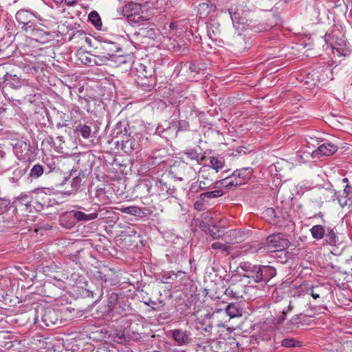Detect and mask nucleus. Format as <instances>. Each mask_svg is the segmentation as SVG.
Segmentation results:
<instances>
[{"instance_id":"27","label":"nucleus","mask_w":352,"mask_h":352,"mask_svg":"<svg viewBox=\"0 0 352 352\" xmlns=\"http://www.w3.org/2000/svg\"><path fill=\"white\" fill-rule=\"evenodd\" d=\"M70 213L72 214L73 217L78 221H88L91 220H94L98 217V213H91L87 214L82 211L74 210L71 211Z\"/></svg>"},{"instance_id":"30","label":"nucleus","mask_w":352,"mask_h":352,"mask_svg":"<svg viewBox=\"0 0 352 352\" xmlns=\"http://www.w3.org/2000/svg\"><path fill=\"white\" fill-rule=\"evenodd\" d=\"M209 162L210 164V167L212 169L215 170L216 173H217L220 169H221L225 164L223 157L219 156L209 157Z\"/></svg>"},{"instance_id":"40","label":"nucleus","mask_w":352,"mask_h":352,"mask_svg":"<svg viewBox=\"0 0 352 352\" xmlns=\"http://www.w3.org/2000/svg\"><path fill=\"white\" fill-rule=\"evenodd\" d=\"M74 38H79L82 41H85L88 44H91V38L87 37L86 36V34L84 31L82 30H78V31H76V32H74L72 35V36H71L69 38V41L72 40V39H74Z\"/></svg>"},{"instance_id":"39","label":"nucleus","mask_w":352,"mask_h":352,"mask_svg":"<svg viewBox=\"0 0 352 352\" xmlns=\"http://www.w3.org/2000/svg\"><path fill=\"white\" fill-rule=\"evenodd\" d=\"M44 173V168L43 166L37 164L33 166L30 170V177L32 178L37 179L41 177Z\"/></svg>"},{"instance_id":"52","label":"nucleus","mask_w":352,"mask_h":352,"mask_svg":"<svg viewBox=\"0 0 352 352\" xmlns=\"http://www.w3.org/2000/svg\"><path fill=\"white\" fill-rule=\"evenodd\" d=\"M126 233L127 236H133L137 234V232L133 229H129V230L126 231Z\"/></svg>"},{"instance_id":"56","label":"nucleus","mask_w":352,"mask_h":352,"mask_svg":"<svg viewBox=\"0 0 352 352\" xmlns=\"http://www.w3.org/2000/svg\"><path fill=\"white\" fill-rule=\"evenodd\" d=\"M189 69L192 72H197V67L195 64L192 63L189 65Z\"/></svg>"},{"instance_id":"9","label":"nucleus","mask_w":352,"mask_h":352,"mask_svg":"<svg viewBox=\"0 0 352 352\" xmlns=\"http://www.w3.org/2000/svg\"><path fill=\"white\" fill-rule=\"evenodd\" d=\"M325 41L326 43L329 42L332 47L336 50V51L340 54L345 55L346 52H348L347 43L344 38H338V36H336L334 34H326Z\"/></svg>"},{"instance_id":"35","label":"nucleus","mask_w":352,"mask_h":352,"mask_svg":"<svg viewBox=\"0 0 352 352\" xmlns=\"http://www.w3.org/2000/svg\"><path fill=\"white\" fill-rule=\"evenodd\" d=\"M233 45L239 51L246 48L245 37L241 34H237L233 37Z\"/></svg>"},{"instance_id":"25","label":"nucleus","mask_w":352,"mask_h":352,"mask_svg":"<svg viewBox=\"0 0 352 352\" xmlns=\"http://www.w3.org/2000/svg\"><path fill=\"white\" fill-rule=\"evenodd\" d=\"M239 186V184H238L236 177L234 176V171L231 175L216 182V187H224L228 188L232 186Z\"/></svg>"},{"instance_id":"16","label":"nucleus","mask_w":352,"mask_h":352,"mask_svg":"<svg viewBox=\"0 0 352 352\" xmlns=\"http://www.w3.org/2000/svg\"><path fill=\"white\" fill-rule=\"evenodd\" d=\"M170 335L178 345H186L190 341L189 333L180 329H173L170 331Z\"/></svg>"},{"instance_id":"13","label":"nucleus","mask_w":352,"mask_h":352,"mask_svg":"<svg viewBox=\"0 0 352 352\" xmlns=\"http://www.w3.org/2000/svg\"><path fill=\"white\" fill-rule=\"evenodd\" d=\"M60 313L54 309L47 308L44 311L41 320L46 327H51L60 323Z\"/></svg>"},{"instance_id":"61","label":"nucleus","mask_w":352,"mask_h":352,"mask_svg":"<svg viewBox=\"0 0 352 352\" xmlns=\"http://www.w3.org/2000/svg\"><path fill=\"white\" fill-rule=\"evenodd\" d=\"M175 23H171L170 24V28L171 29L175 28Z\"/></svg>"},{"instance_id":"43","label":"nucleus","mask_w":352,"mask_h":352,"mask_svg":"<svg viewBox=\"0 0 352 352\" xmlns=\"http://www.w3.org/2000/svg\"><path fill=\"white\" fill-rule=\"evenodd\" d=\"M184 155H186L188 159L199 162V153L195 149L186 150L184 152Z\"/></svg>"},{"instance_id":"1","label":"nucleus","mask_w":352,"mask_h":352,"mask_svg":"<svg viewBox=\"0 0 352 352\" xmlns=\"http://www.w3.org/2000/svg\"><path fill=\"white\" fill-rule=\"evenodd\" d=\"M243 271L247 272L245 276L252 278L256 283H266L276 275V270L269 265H255L248 262L241 264Z\"/></svg>"},{"instance_id":"63","label":"nucleus","mask_w":352,"mask_h":352,"mask_svg":"<svg viewBox=\"0 0 352 352\" xmlns=\"http://www.w3.org/2000/svg\"><path fill=\"white\" fill-rule=\"evenodd\" d=\"M50 170H48V173H50L54 168L52 166L49 167Z\"/></svg>"},{"instance_id":"47","label":"nucleus","mask_w":352,"mask_h":352,"mask_svg":"<svg viewBox=\"0 0 352 352\" xmlns=\"http://www.w3.org/2000/svg\"><path fill=\"white\" fill-rule=\"evenodd\" d=\"M144 185L146 187V191L149 195H157L156 189H155V188H153L151 182H145Z\"/></svg>"},{"instance_id":"53","label":"nucleus","mask_w":352,"mask_h":352,"mask_svg":"<svg viewBox=\"0 0 352 352\" xmlns=\"http://www.w3.org/2000/svg\"><path fill=\"white\" fill-rule=\"evenodd\" d=\"M314 316V313H313L312 314H308V315L304 314V316H302L303 325L305 324H307V320H306L307 317L311 318V317H313Z\"/></svg>"},{"instance_id":"49","label":"nucleus","mask_w":352,"mask_h":352,"mask_svg":"<svg viewBox=\"0 0 352 352\" xmlns=\"http://www.w3.org/2000/svg\"><path fill=\"white\" fill-rule=\"evenodd\" d=\"M101 274H102V268L98 269L94 272V278L96 280H98V282H100V284L102 283V280H103V275H102Z\"/></svg>"},{"instance_id":"20","label":"nucleus","mask_w":352,"mask_h":352,"mask_svg":"<svg viewBox=\"0 0 352 352\" xmlns=\"http://www.w3.org/2000/svg\"><path fill=\"white\" fill-rule=\"evenodd\" d=\"M102 275H103V280L101 285L109 286L113 285L116 283V273L111 269L107 267H102Z\"/></svg>"},{"instance_id":"57","label":"nucleus","mask_w":352,"mask_h":352,"mask_svg":"<svg viewBox=\"0 0 352 352\" xmlns=\"http://www.w3.org/2000/svg\"><path fill=\"white\" fill-rule=\"evenodd\" d=\"M293 309H294V306L292 305V302L290 301L289 304V305H288V307L287 308V310H285L286 314L288 313V312L292 311L293 310Z\"/></svg>"},{"instance_id":"6","label":"nucleus","mask_w":352,"mask_h":352,"mask_svg":"<svg viewBox=\"0 0 352 352\" xmlns=\"http://www.w3.org/2000/svg\"><path fill=\"white\" fill-rule=\"evenodd\" d=\"M142 141H144V138L140 133H135L133 136L124 133L122 139V149L125 153H131L140 148Z\"/></svg>"},{"instance_id":"12","label":"nucleus","mask_w":352,"mask_h":352,"mask_svg":"<svg viewBox=\"0 0 352 352\" xmlns=\"http://www.w3.org/2000/svg\"><path fill=\"white\" fill-rule=\"evenodd\" d=\"M69 180H70L72 190L66 192L65 194L70 195L74 192H76L80 187V182H82L80 173H78V170H72L68 176L64 177L60 185H65Z\"/></svg>"},{"instance_id":"55","label":"nucleus","mask_w":352,"mask_h":352,"mask_svg":"<svg viewBox=\"0 0 352 352\" xmlns=\"http://www.w3.org/2000/svg\"><path fill=\"white\" fill-rule=\"evenodd\" d=\"M65 3L69 6H73L76 3V2L74 0H65Z\"/></svg>"},{"instance_id":"26","label":"nucleus","mask_w":352,"mask_h":352,"mask_svg":"<svg viewBox=\"0 0 352 352\" xmlns=\"http://www.w3.org/2000/svg\"><path fill=\"white\" fill-rule=\"evenodd\" d=\"M120 300H119L118 296L116 293H111L108 296L107 307L109 310L115 311L118 314H121L119 311L120 309Z\"/></svg>"},{"instance_id":"29","label":"nucleus","mask_w":352,"mask_h":352,"mask_svg":"<svg viewBox=\"0 0 352 352\" xmlns=\"http://www.w3.org/2000/svg\"><path fill=\"white\" fill-rule=\"evenodd\" d=\"M225 311L230 318L241 316V311L239 309V305L236 303H229L227 305Z\"/></svg>"},{"instance_id":"2","label":"nucleus","mask_w":352,"mask_h":352,"mask_svg":"<svg viewBox=\"0 0 352 352\" xmlns=\"http://www.w3.org/2000/svg\"><path fill=\"white\" fill-rule=\"evenodd\" d=\"M16 20L21 29L32 36H38L42 34L40 23H35L36 17L30 12L25 10H19L16 14Z\"/></svg>"},{"instance_id":"10","label":"nucleus","mask_w":352,"mask_h":352,"mask_svg":"<svg viewBox=\"0 0 352 352\" xmlns=\"http://www.w3.org/2000/svg\"><path fill=\"white\" fill-rule=\"evenodd\" d=\"M209 169L204 168L200 171L199 177L197 180L199 183V189L200 190H206L208 189L219 188L216 187V182H213L212 179L210 178Z\"/></svg>"},{"instance_id":"15","label":"nucleus","mask_w":352,"mask_h":352,"mask_svg":"<svg viewBox=\"0 0 352 352\" xmlns=\"http://www.w3.org/2000/svg\"><path fill=\"white\" fill-rule=\"evenodd\" d=\"M215 11V5L209 0H204L198 6L197 14L201 19H206Z\"/></svg>"},{"instance_id":"60","label":"nucleus","mask_w":352,"mask_h":352,"mask_svg":"<svg viewBox=\"0 0 352 352\" xmlns=\"http://www.w3.org/2000/svg\"><path fill=\"white\" fill-rule=\"evenodd\" d=\"M274 212V210L273 208H268L267 213L273 214Z\"/></svg>"},{"instance_id":"58","label":"nucleus","mask_w":352,"mask_h":352,"mask_svg":"<svg viewBox=\"0 0 352 352\" xmlns=\"http://www.w3.org/2000/svg\"><path fill=\"white\" fill-rule=\"evenodd\" d=\"M342 182H343V183H345V184H349V179H348V178H346V177L343 178V179H342Z\"/></svg>"},{"instance_id":"4","label":"nucleus","mask_w":352,"mask_h":352,"mask_svg":"<svg viewBox=\"0 0 352 352\" xmlns=\"http://www.w3.org/2000/svg\"><path fill=\"white\" fill-rule=\"evenodd\" d=\"M128 20L133 25L140 26L142 22L147 21L148 19L143 16L142 6L139 3L131 2L125 6Z\"/></svg>"},{"instance_id":"62","label":"nucleus","mask_w":352,"mask_h":352,"mask_svg":"<svg viewBox=\"0 0 352 352\" xmlns=\"http://www.w3.org/2000/svg\"><path fill=\"white\" fill-rule=\"evenodd\" d=\"M56 3L63 2V0H54Z\"/></svg>"},{"instance_id":"8","label":"nucleus","mask_w":352,"mask_h":352,"mask_svg":"<svg viewBox=\"0 0 352 352\" xmlns=\"http://www.w3.org/2000/svg\"><path fill=\"white\" fill-rule=\"evenodd\" d=\"M154 26L153 24L147 21L142 22V24L138 26V30L134 32V36L155 40L157 36V33Z\"/></svg>"},{"instance_id":"37","label":"nucleus","mask_w":352,"mask_h":352,"mask_svg":"<svg viewBox=\"0 0 352 352\" xmlns=\"http://www.w3.org/2000/svg\"><path fill=\"white\" fill-rule=\"evenodd\" d=\"M109 61H111V59L100 50L99 54L94 56V63L97 65H107Z\"/></svg>"},{"instance_id":"48","label":"nucleus","mask_w":352,"mask_h":352,"mask_svg":"<svg viewBox=\"0 0 352 352\" xmlns=\"http://www.w3.org/2000/svg\"><path fill=\"white\" fill-rule=\"evenodd\" d=\"M286 311L285 310H283L281 313H280V315H279L276 318V323L277 324H282L283 323V322L286 319Z\"/></svg>"},{"instance_id":"54","label":"nucleus","mask_w":352,"mask_h":352,"mask_svg":"<svg viewBox=\"0 0 352 352\" xmlns=\"http://www.w3.org/2000/svg\"><path fill=\"white\" fill-rule=\"evenodd\" d=\"M351 186H349V184H346V186H345V188H344V192L346 194V195H349L350 192H351Z\"/></svg>"},{"instance_id":"17","label":"nucleus","mask_w":352,"mask_h":352,"mask_svg":"<svg viewBox=\"0 0 352 352\" xmlns=\"http://www.w3.org/2000/svg\"><path fill=\"white\" fill-rule=\"evenodd\" d=\"M223 241L226 244L239 243L243 241V232L239 230H230L223 233Z\"/></svg>"},{"instance_id":"34","label":"nucleus","mask_w":352,"mask_h":352,"mask_svg":"<svg viewBox=\"0 0 352 352\" xmlns=\"http://www.w3.org/2000/svg\"><path fill=\"white\" fill-rule=\"evenodd\" d=\"M310 232L312 237L316 240L322 239L325 234L324 228L321 225L314 226Z\"/></svg>"},{"instance_id":"36","label":"nucleus","mask_w":352,"mask_h":352,"mask_svg":"<svg viewBox=\"0 0 352 352\" xmlns=\"http://www.w3.org/2000/svg\"><path fill=\"white\" fill-rule=\"evenodd\" d=\"M281 345L286 348L300 347L302 346V342L293 338H287L281 341Z\"/></svg>"},{"instance_id":"5","label":"nucleus","mask_w":352,"mask_h":352,"mask_svg":"<svg viewBox=\"0 0 352 352\" xmlns=\"http://www.w3.org/2000/svg\"><path fill=\"white\" fill-rule=\"evenodd\" d=\"M193 172L194 170L191 166L184 162H181L170 167L169 174L175 179L184 181L189 179Z\"/></svg>"},{"instance_id":"38","label":"nucleus","mask_w":352,"mask_h":352,"mask_svg":"<svg viewBox=\"0 0 352 352\" xmlns=\"http://www.w3.org/2000/svg\"><path fill=\"white\" fill-rule=\"evenodd\" d=\"M211 248L212 250H219L222 253H226V255L230 254V248L228 245L221 242H214L212 243Z\"/></svg>"},{"instance_id":"32","label":"nucleus","mask_w":352,"mask_h":352,"mask_svg":"<svg viewBox=\"0 0 352 352\" xmlns=\"http://www.w3.org/2000/svg\"><path fill=\"white\" fill-rule=\"evenodd\" d=\"M89 21L98 30L102 26L101 18L96 11H91L88 16Z\"/></svg>"},{"instance_id":"41","label":"nucleus","mask_w":352,"mask_h":352,"mask_svg":"<svg viewBox=\"0 0 352 352\" xmlns=\"http://www.w3.org/2000/svg\"><path fill=\"white\" fill-rule=\"evenodd\" d=\"M223 232L221 229L218 228L217 226H213L212 228H210L208 230L209 235L213 239H218L221 238L223 239Z\"/></svg>"},{"instance_id":"45","label":"nucleus","mask_w":352,"mask_h":352,"mask_svg":"<svg viewBox=\"0 0 352 352\" xmlns=\"http://www.w3.org/2000/svg\"><path fill=\"white\" fill-rule=\"evenodd\" d=\"M321 287L319 286L311 287L310 288V294L314 299H317L320 297Z\"/></svg>"},{"instance_id":"24","label":"nucleus","mask_w":352,"mask_h":352,"mask_svg":"<svg viewBox=\"0 0 352 352\" xmlns=\"http://www.w3.org/2000/svg\"><path fill=\"white\" fill-rule=\"evenodd\" d=\"M338 151V146L332 143H324L321 144L315 153H319L324 156H330Z\"/></svg>"},{"instance_id":"18","label":"nucleus","mask_w":352,"mask_h":352,"mask_svg":"<svg viewBox=\"0 0 352 352\" xmlns=\"http://www.w3.org/2000/svg\"><path fill=\"white\" fill-rule=\"evenodd\" d=\"M207 34L210 39L213 41L221 40V30L220 24L218 22H211L207 25Z\"/></svg>"},{"instance_id":"33","label":"nucleus","mask_w":352,"mask_h":352,"mask_svg":"<svg viewBox=\"0 0 352 352\" xmlns=\"http://www.w3.org/2000/svg\"><path fill=\"white\" fill-rule=\"evenodd\" d=\"M223 195V191L221 189H218L215 190L208 191L206 192H203L199 195V197L201 201H207L208 199L217 198Z\"/></svg>"},{"instance_id":"14","label":"nucleus","mask_w":352,"mask_h":352,"mask_svg":"<svg viewBox=\"0 0 352 352\" xmlns=\"http://www.w3.org/2000/svg\"><path fill=\"white\" fill-rule=\"evenodd\" d=\"M155 189H156L157 195H162L167 194L169 196L174 197L176 188L174 186H170L166 182L164 181L163 177L158 179L155 184Z\"/></svg>"},{"instance_id":"59","label":"nucleus","mask_w":352,"mask_h":352,"mask_svg":"<svg viewBox=\"0 0 352 352\" xmlns=\"http://www.w3.org/2000/svg\"><path fill=\"white\" fill-rule=\"evenodd\" d=\"M146 305H155V302L151 300H149V301L148 302H145Z\"/></svg>"},{"instance_id":"42","label":"nucleus","mask_w":352,"mask_h":352,"mask_svg":"<svg viewBox=\"0 0 352 352\" xmlns=\"http://www.w3.org/2000/svg\"><path fill=\"white\" fill-rule=\"evenodd\" d=\"M111 62H113L116 66H120L126 63V57L122 54V52L117 53L113 58L111 59Z\"/></svg>"},{"instance_id":"23","label":"nucleus","mask_w":352,"mask_h":352,"mask_svg":"<svg viewBox=\"0 0 352 352\" xmlns=\"http://www.w3.org/2000/svg\"><path fill=\"white\" fill-rule=\"evenodd\" d=\"M33 201L30 192L21 193L14 201L16 206H25L27 209L31 207Z\"/></svg>"},{"instance_id":"21","label":"nucleus","mask_w":352,"mask_h":352,"mask_svg":"<svg viewBox=\"0 0 352 352\" xmlns=\"http://www.w3.org/2000/svg\"><path fill=\"white\" fill-rule=\"evenodd\" d=\"M252 172L253 170L250 167L243 168L234 171V176L236 177L239 186L246 183L250 179Z\"/></svg>"},{"instance_id":"11","label":"nucleus","mask_w":352,"mask_h":352,"mask_svg":"<svg viewBox=\"0 0 352 352\" xmlns=\"http://www.w3.org/2000/svg\"><path fill=\"white\" fill-rule=\"evenodd\" d=\"M98 48L99 50L102 51L103 54L109 56L110 59L113 58L117 53L123 52L122 49L118 43L109 41H103L100 44Z\"/></svg>"},{"instance_id":"7","label":"nucleus","mask_w":352,"mask_h":352,"mask_svg":"<svg viewBox=\"0 0 352 352\" xmlns=\"http://www.w3.org/2000/svg\"><path fill=\"white\" fill-rule=\"evenodd\" d=\"M324 235L326 243L334 247L333 249L331 250V253L335 255H340L342 253L343 247H341L340 250H339V246H342V243L339 241L338 236L334 229L328 228L327 229V233Z\"/></svg>"},{"instance_id":"22","label":"nucleus","mask_w":352,"mask_h":352,"mask_svg":"<svg viewBox=\"0 0 352 352\" xmlns=\"http://www.w3.org/2000/svg\"><path fill=\"white\" fill-rule=\"evenodd\" d=\"M196 329L198 331H204L206 333H211L212 329V322L208 315L205 316L204 318H200L197 319L196 322Z\"/></svg>"},{"instance_id":"64","label":"nucleus","mask_w":352,"mask_h":352,"mask_svg":"<svg viewBox=\"0 0 352 352\" xmlns=\"http://www.w3.org/2000/svg\"><path fill=\"white\" fill-rule=\"evenodd\" d=\"M86 60H87V61H89V63H91V59H90V58H89V59L86 58Z\"/></svg>"},{"instance_id":"44","label":"nucleus","mask_w":352,"mask_h":352,"mask_svg":"<svg viewBox=\"0 0 352 352\" xmlns=\"http://www.w3.org/2000/svg\"><path fill=\"white\" fill-rule=\"evenodd\" d=\"M122 211L127 214L136 215L138 213L140 212V209L137 206H132L124 208L123 209H122Z\"/></svg>"},{"instance_id":"46","label":"nucleus","mask_w":352,"mask_h":352,"mask_svg":"<svg viewBox=\"0 0 352 352\" xmlns=\"http://www.w3.org/2000/svg\"><path fill=\"white\" fill-rule=\"evenodd\" d=\"M12 81L7 80L6 84L9 85L10 87L14 88V89H17L21 86L20 82L18 78H12Z\"/></svg>"},{"instance_id":"31","label":"nucleus","mask_w":352,"mask_h":352,"mask_svg":"<svg viewBox=\"0 0 352 352\" xmlns=\"http://www.w3.org/2000/svg\"><path fill=\"white\" fill-rule=\"evenodd\" d=\"M302 316H304L302 313L292 316L287 322V329H292L294 327H299L300 325H303Z\"/></svg>"},{"instance_id":"19","label":"nucleus","mask_w":352,"mask_h":352,"mask_svg":"<svg viewBox=\"0 0 352 352\" xmlns=\"http://www.w3.org/2000/svg\"><path fill=\"white\" fill-rule=\"evenodd\" d=\"M230 14L233 25L236 29L245 30L248 27V20L246 17L241 16L239 11H230Z\"/></svg>"},{"instance_id":"3","label":"nucleus","mask_w":352,"mask_h":352,"mask_svg":"<svg viewBox=\"0 0 352 352\" xmlns=\"http://www.w3.org/2000/svg\"><path fill=\"white\" fill-rule=\"evenodd\" d=\"M290 245L287 236L283 233H273L269 235L261 248H265L267 251L276 252L287 249Z\"/></svg>"},{"instance_id":"51","label":"nucleus","mask_w":352,"mask_h":352,"mask_svg":"<svg viewBox=\"0 0 352 352\" xmlns=\"http://www.w3.org/2000/svg\"><path fill=\"white\" fill-rule=\"evenodd\" d=\"M122 124L119 123L116 125L115 129H113V133H116V135H119L122 133Z\"/></svg>"},{"instance_id":"28","label":"nucleus","mask_w":352,"mask_h":352,"mask_svg":"<svg viewBox=\"0 0 352 352\" xmlns=\"http://www.w3.org/2000/svg\"><path fill=\"white\" fill-rule=\"evenodd\" d=\"M74 132L78 135L82 136L84 139H87L91 134V129L89 126L85 124H79Z\"/></svg>"},{"instance_id":"50","label":"nucleus","mask_w":352,"mask_h":352,"mask_svg":"<svg viewBox=\"0 0 352 352\" xmlns=\"http://www.w3.org/2000/svg\"><path fill=\"white\" fill-rule=\"evenodd\" d=\"M224 294L228 296H230L231 298H237L239 296H237L236 293L233 290V289L232 287H228L226 289Z\"/></svg>"}]
</instances>
